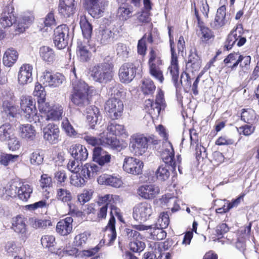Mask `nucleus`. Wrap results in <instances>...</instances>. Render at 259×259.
<instances>
[{
  "label": "nucleus",
  "instance_id": "1",
  "mask_svg": "<svg viewBox=\"0 0 259 259\" xmlns=\"http://www.w3.org/2000/svg\"><path fill=\"white\" fill-rule=\"evenodd\" d=\"M152 228V226L143 224L131 225L126 227L124 230L125 236L130 241V249L135 252H140L145 248L144 242L145 237V231Z\"/></svg>",
  "mask_w": 259,
  "mask_h": 259
},
{
  "label": "nucleus",
  "instance_id": "2",
  "mask_svg": "<svg viewBox=\"0 0 259 259\" xmlns=\"http://www.w3.org/2000/svg\"><path fill=\"white\" fill-rule=\"evenodd\" d=\"M90 87L84 81L72 79V91L70 99L76 106L83 108L90 103Z\"/></svg>",
  "mask_w": 259,
  "mask_h": 259
},
{
  "label": "nucleus",
  "instance_id": "3",
  "mask_svg": "<svg viewBox=\"0 0 259 259\" xmlns=\"http://www.w3.org/2000/svg\"><path fill=\"white\" fill-rule=\"evenodd\" d=\"M90 74L94 81L106 83L113 78V65L106 62L98 64L90 68Z\"/></svg>",
  "mask_w": 259,
  "mask_h": 259
},
{
  "label": "nucleus",
  "instance_id": "4",
  "mask_svg": "<svg viewBox=\"0 0 259 259\" xmlns=\"http://www.w3.org/2000/svg\"><path fill=\"white\" fill-rule=\"evenodd\" d=\"M83 139L89 144L93 146L100 145L118 150L121 147L120 142L116 137H110L108 133L105 132L100 134L98 138L91 135H86Z\"/></svg>",
  "mask_w": 259,
  "mask_h": 259
},
{
  "label": "nucleus",
  "instance_id": "5",
  "mask_svg": "<svg viewBox=\"0 0 259 259\" xmlns=\"http://www.w3.org/2000/svg\"><path fill=\"white\" fill-rule=\"evenodd\" d=\"M23 115L30 121L39 120L37 115L36 109L31 97H22L20 103Z\"/></svg>",
  "mask_w": 259,
  "mask_h": 259
},
{
  "label": "nucleus",
  "instance_id": "6",
  "mask_svg": "<svg viewBox=\"0 0 259 259\" xmlns=\"http://www.w3.org/2000/svg\"><path fill=\"white\" fill-rule=\"evenodd\" d=\"M243 33L242 25L237 24L235 29H234L228 36L225 45V47L227 50H230L236 42L238 47H241L245 43L246 39L245 37L242 36Z\"/></svg>",
  "mask_w": 259,
  "mask_h": 259
},
{
  "label": "nucleus",
  "instance_id": "7",
  "mask_svg": "<svg viewBox=\"0 0 259 259\" xmlns=\"http://www.w3.org/2000/svg\"><path fill=\"white\" fill-rule=\"evenodd\" d=\"M69 28L65 24L58 26L54 30V42L58 49H63L68 45Z\"/></svg>",
  "mask_w": 259,
  "mask_h": 259
},
{
  "label": "nucleus",
  "instance_id": "8",
  "mask_svg": "<svg viewBox=\"0 0 259 259\" xmlns=\"http://www.w3.org/2000/svg\"><path fill=\"white\" fill-rule=\"evenodd\" d=\"M137 68L132 63H125L123 64L119 69L118 76L120 81L124 83L131 82L135 78L136 74Z\"/></svg>",
  "mask_w": 259,
  "mask_h": 259
},
{
  "label": "nucleus",
  "instance_id": "9",
  "mask_svg": "<svg viewBox=\"0 0 259 259\" xmlns=\"http://www.w3.org/2000/svg\"><path fill=\"white\" fill-rule=\"evenodd\" d=\"M122 167L126 172L137 175L141 174L143 163L141 160L135 157L127 156L124 159Z\"/></svg>",
  "mask_w": 259,
  "mask_h": 259
},
{
  "label": "nucleus",
  "instance_id": "10",
  "mask_svg": "<svg viewBox=\"0 0 259 259\" xmlns=\"http://www.w3.org/2000/svg\"><path fill=\"white\" fill-rule=\"evenodd\" d=\"M131 151L136 155H142L148 148L147 137L142 135L134 136L130 144Z\"/></svg>",
  "mask_w": 259,
  "mask_h": 259
},
{
  "label": "nucleus",
  "instance_id": "11",
  "mask_svg": "<svg viewBox=\"0 0 259 259\" xmlns=\"http://www.w3.org/2000/svg\"><path fill=\"white\" fill-rule=\"evenodd\" d=\"M105 109L110 114V116L112 118L116 119L120 116L122 112L123 104L117 98H112L107 101Z\"/></svg>",
  "mask_w": 259,
  "mask_h": 259
},
{
  "label": "nucleus",
  "instance_id": "12",
  "mask_svg": "<svg viewBox=\"0 0 259 259\" xmlns=\"http://www.w3.org/2000/svg\"><path fill=\"white\" fill-rule=\"evenodd\" d=\"M65 80V77L62 74L59 73L52 74L48 71H45L41 77V81L46 87H58Z\"/></svg>",
  "mask_w": 259,
  "mask_h": 259
},
{
  "label": "nucleus",
  "instance_id": "13",
  "mask_svg": "<svg viewBox=\"0 0 259 259\" xmlns=\"http://www.w3.org/2000/svg\"><path fill=\"white\" fill-rule=\"evenodd\" d=\"M115 219L113 214V211H110V218L107 226L103 229L104 233L103 240L104 243L107 245L113 243L116 238V231L115 228Z\"/></svg>",
  "mask_w": 259,
  "mask_h": 259
},
{
  "label": "nucleus",
  "instance_id": "14",
  "mask_svg": "<svg viewBox=\"0 0 259 259\" xmlns=\"http://www.w3.org/2000/svg\"><path fill=\"white\" fill-rule=\"evenodd\" d=\"M119 33L118 28L114 25L102 28L99 31V38L101 44L106 45L112 42Z\"/></svg>",
  "mask_w": 259,
  "mask_h": 259
},
{
  "label": "nucleus",
  "instance_id": "15",
  "mask_svg": "<svg viewBox=\"0 0 259 259\" xmlns=\"http://www.w3.org/2000/svg\"><path fill=\"white\" fill-rule=\"evenodd\" d=\"M169 39L171 51V61L170 65L169 66L168 70L171 75L172 80L175 83H176L178 81L179 75L178 57L174 49V41L173 40V37L169 38Z\"/></svg>",
  "mask_w": 259,
  "mask_h": 259
},
{
  "label": "nucleus",
  "instance_id": "16",
  "mask_svg": "<svg viewBox=\"0 0 259 259\" xmlns=\"http://www.w3.org/2000/svg\"><path fill=\"white\" fill-rule=\"evenodd\" d=\"M104 0H85L84 7L93 17H99L103 12Z\"/></svg>",
  "mask_w": 259,
  "mask_h": 259
},
{
  "label": "nucleus",
  "instance_id": "17",
  "mask_svg": "<svg viewBox=\"0 0 259 259\" xmlns=\"http://www.w3.org/2000/svg\"><path fill=\"white\" fill-rule=\"evenodd\" d=\"M138 194L145 199H152L160 193L159 187L154 184L141 186L137 190Z\"/></svg>",
  "mask_w": 259,
  "mask_h": 259
},
{
  "label": "nucleus",
  "instance_id": "18",
  "mask_svg": "<svg viewBox=\"0 0 259 259\" xmlns=\"http://www.w3.org/2000/svg\"><path fill=\"white\" fill-rule=\"evenodd\" d=\"M21 182L18 180H12L7 184L0 185V196L7 197H16Z\"/></svg>",
  "mask_w": 259,
  "mask_h": 259
},
{
  "label": "nucleus",
  "instance_id": "19",
  "mask_svg": "<svg viewBox=\"0 0 259 259\" xmlns=\"http://www.w3.org/2000/svg\"><path fill=\"white\" fill-rule=\"evenodd\" d=\"M44 138L52 144H56L59 140L60 130L58 125L50 123L43 129Z\"/></svg>",
  "mask_w": 259,
  "mask_h": 259
},
{
  "label": "nucleus",
  "instance_id": "20",
  "mask_svg": "<svg viewBox=\"0 0 259 259\" xmlns=\"http://www.w3.org/2000/svg\"><path fill=\"white\" fill-rule=\"evenodd\" d=\"M32 65L24 64L20 68L18 73V81L20 85H25L30 83L33 79Z\"/></svg>",
  "mask_w": 259,
  "mask_h": 259
},
{
  "label": "nucleus",
  "instance_id": "21",
  "mask_svg": "<svg viewBox=\"0 0 259 259\" xmlns=\"http://www.w3.org/2000/svg\"><path fill=\"white\" fill-rule=\"evenodd\" d=\"M226 8L225 6L220 7L217 11L214 19L210 22V26L214 29H219L224 26L228 20L226 17Z\"/></svg>",
  "mask_w": 259,
  "mask_h": 259
},
{
  "label": "nucleus",
  "instance_id": "22",
  "mask_svg": "<svg viewBox=\"0 0 259 259\" xmlns=\"http://www.w3.org/2000/svg\"><path fill=\"white\" fill-rule=\"evenodd\" d=\"M16 21L14 14V8L10 6H6L0 19V24L3 28L11 27Z\"/></svg>",
  "mask_w": 259,
  "mask_h": 259
},
{
  "label": "nucleus",
  "instance_id": "23",
  "mask_svg": "<svg viewBox=\"0 0 259 259\" xmlns=\"http://www.w3.org/2000/svg\"><path fill=\"white\" fill-rule=\"evenodd\" d=\"M179 203L177 202V198L175 197H171L170 195L167 194L162 196L161 199V203L162 206H166L165 209H170V210H179V209L186 210H190V208L186 206L185 205H183L182 207H181L180 206V201H179Z\"/></svg>",
  "mask_w": 259,
  "mask_h": 259
},
{
  "label": "nucleus",
  "instance_id": "24",
  "mask_svg": "<svg viewBox=\"0 0 259 259\" xmlns=\"http://www.w3.org/2000/svg\"><path fill=\"white\" fill-rule=\"evenodd\" d=\"M73 219L71 217H67L59 221L56 225L57 232L62 236H66L72 231Z\"/></svg>",
  "mask_w": 259,
  "mask_h": 259
},
{
  "label": "nucleus",
  "instance_id": "25",
  "mask_svg": "<svg viewBox=\"0 0 259 259\" xmlns=\"http://www.w3.org/2000/svg\"><path fill=\"white\" fill-rule=\"evenodd\" d=\"M93 159L95 162L103 166L110 161L111 155L102 148L96 147L93 150Z\"/></svg>",
  "mask_w": 259,
  "mask_h": 259
},
{
  "label": "nucleus",
  "instance_id": "26",
  "mask_svg": "<svg viewBox=\"0 0 259 259\" xmlns=\"http://www.w3.org/2000/svg\"><path fill=\"white\" fill-rule=\"evenodd\" d=\"M27 219L22 215H17L12 219V227L15 232L25 235L27 231Z\"/></svg>",
  "mask_w": 259,
  "mask_h": 259
},
{
  "label": "nucleus",
  "instance_id": "27",
  "mask_svg": "<svg viewBox=\"0 0 259 259\" xmlns=\"http://www.w3.org/2000/svg\"><path fill=\"white\" fill-rule=\"evenodd\" d=\"M69 152L77 160L84 161L88 157L87 148L80 144L72 145L69 148Z\"/></svg>",
  "mask_w": 259,
  "mask_h": 259
},
{
  "label": "nucleus",
  "instance_id": "28",
  "mask_svg": "<svg viewBox=\"0 0 259 259\" xmlns=\"http://www.w3.org/2000/svg\"><path fill=\"white\" fill-rule=\"evenodd\" d=\"M18 132L20 137L27 141L33 140L35 137V128L30 124H20L18 127Z\"/></svg>",
  "mask_w": 259,
  "mask_h": 259
},
{
  "label": "nucleus",
  "instance_id": "29",
  "mask_svg": "<svg viewBox=\"0 0 259 259\" xmlns=\"http://www.w3.org/2000/svg\"><path fill=\"white\" fill-rule=\"evenodd\" d=\"M74 0H60L59 12L64 17H69L74 13Z\"/></svg>",
  "mask_w": 259,
  "mask_h": 259
},
{
  "label": "nucleus",
  "instance_id": "30",
  "mask_svg": "<svg viewBox=\"0 0 259 259\" xmlns=\"http://www.w3.org/2000/svg\"><path fill=\"white\" fill-rule=\"evenodd\" d=\"M167 144L168 147L161 152V157L163 162L171 166L172 169L175 170L176 164L174 161V151L171 143L168 142Z\"/></svg>",
  "mask_w": 259,
  "mask_h": 259
},
{
  "label": "nucleus",
  "instance_id": "31",
  "mask_svg": "<svg viewBox=\"0 0 259 259\" xmlns=\"http://www.w3.org/2000/svg\"><path fill=\"white\" fill-rule=\"evenodd\" d=\"M89 46L81 41L77 42L76 54L81 62H87L90 59L92 54L89 51Z\"/></svg>",
  "mask_w": 259,
  "mask_h": 259
},
{
  "label": "nucleus",
  "instance_id": "32",
  "mask_svg": "<svg viewBox=\"0 0 259 259\" xmlns=\"http://www.w3.org/2000/svg\"><path fill=\"white\" fill-rule=\"evenodd\" d=\"M201 64V60L200 57L195 52L191 51L186 64L187 68L192 72L197 71L200 68Z\"/></svg>",
  "mask_w": 259,
  "mask_h": 259
},
{
  "label": "nucleus",
  "instance_id": "33",
  "mask_svg": "<svg viewBox=\"0 0 259 259\" xmlns=\"http://www.w3.org/2000/svg\"><path fill=\"white\" fill-rule=\"evenodd\" d=\"M18 58V53L12 48L8 49L5 52L3 57L4 65L8 67H12L16 62Z\"/></svg>",
  "mask_w": 259,
  "mask_h": 259
},
{
  "label": "nucleus",
  "instance_id": "34",
  "mask_svg": "<svg viewBox=\"0 0 259 259\" xmlns=\"http://www.w3.org/2000/svg\"><path fill=\"white\" fill-rule=\"evenodd\" d=\"M32 188L29 185L21 182L16 197L23 201H26L32 193Z\"/></svg>",
  "mask_w": 259,
  "mask_h": 259
},
{
  "label": "nucleus",
  "instance_id": "35",
  "mask_svg": "<svg viewBox=\"0 0 259 259\" xmlns=\"http://www.w3.org/2000/svg\"><path fill=\"white\" fill-rule=\"evenodd\" d=\"M98 205L101 207L100 210H115L116 207L114 205V201L112 195H106L102 197L98 201Z\"/></svg>",
  "mask_w": 259,
  "mask_h": 259
},
{
  "label": "nucleus",
  "instance_id": "36",
  "mask_svg": "<svg viewBox=\"0 0 259 259\" xmlns=\"http://www.w3.org/2000/svg\"><path fill=\"white\" fill-rule=\"evenodd\" d=\"M154 105H155V107L151 112L154 114V117H158L160 114V111L164 109L165 106L164 94L161 90L158 92Z\"/></svg>",
  "mask_w": 259,
  "mask_h": 259
},
{
  "label": "nucleus",
  "instance_id": "37",
  "mask_svg": "<svg viewBox=\"0 0 259 259\" xmlns=\"http://www.w3.org/2000/svg\"><path fill=\"white\" fill-rule=\"evenodd\" d=\"M63 107L60 105H54L51 107L50 111H49L46 119L47 120H59L62 116L64 112Z\"/></svg>",
  "mask_w": 259,
  "mask_h": 259
},
{
  "label": "nucleus",
  "instance_id": "38",
  "mask_svg": "<svg viewBox=\"0 0 259 259\" xmlns=\"http://www.w3.org/2000/svg\"><path fill=\"white\" fill-rule=\"evenodd\" d=\"M101 167L94 164L87 163L82 167L81 175L86 177L88 180L95 177L98 174Z\"/></svg>",
  "mask_w": 259,
  "mask_h": 259
},
{
  "label": "nucleus",
  "instance_id": "39",
  "mask_svg": "<svg viewBox=\"0 0 259 259\" xmlns=\"http://www.w3.org/2000/svg\"><path fill=\"white\" fill-rule=\"evenodd\" d=\"M41 244L44 248L48 249L52 253L56 254V250L55 248L56 238L53 235H44L41 238Z\"/></svg>",
  "mask_w": 259,
  "mask_h": 259
},
{
  "label": "nucleus",
  "instance_id": "40",
  "mask_svg": "<svg viewBox=\"0 0 259 259\" xmlns=\"http://www.w3.org/2000/svg\"><path fill=\"white\" fill-rule=\"evenodd\" d=\"M39 55L44 61L48 63L52 62L55 56L53 50L47 46H43L40 48Z\"/></svg>",
  "mask_w": 259,
  "mask_h": 259
},
{
  "label": "nucleus",
  "instance_id": "41",
  "mask_svg": "<svg viewBox=\"0 0 259 259\" xmlns=\"http://www.w3.org/2000/svg\"><path fill=\"white\" fill-rule=\"evenodd\" d=\"M107 133H111L115 136H123L127 137V132L123 125L117 124L115 122L110 123L107 128Z\"/></svg>",
  "mask_w": 259,
  "mask_h": 259
},
{
  "label": "nucleus",
  "instance_id": "42",
  "mask_svg": "<svg viewBox=\"0 0 259 259\" xmlns=\"http://www.w3.org/2000/svg\"><path fill=\"white\" fill-rule=\"evenodd\" d=\"M244 194H242L239 196L237 199L234 200L232 202H229L224 200H220L219 202L222 205V207L221 208L215 209V210H229L232 208L237 207L241 201L243 200V197Z\"/></svg>",
  "mask_w": 259,
  "mask_h": 259
},
{
  "label": "nucleus",
  "instance_id": "43",
  "mask_svg": "<svg viewBox=\"0 0 259 259\" xmlns=\"http://www.w3.org/2000/svg\"><path fill=\"white\" fill-rule=\"evenodd\" d=\"M13 130L10 123H6L0 126V140L8 141L13 136Z\"/></svg>",
  "mask_w": 259,
  "mask_h": 259
},
{
  "label": "nucleus",
  "instance_id": "44",
  "mask_svg": "<svg viewBox=\"0 0 259 259\" xmlns=\"http://www.w3.org/2000/svg\"><path fill=\"white\" fill-rule=\"evenodd\" d=\"M80 26L84 37L89 38L92 33V26L88 22L85 16L80 17Z\"/></svg>",
  "mask_w": 259,
  "mask_h": 259
},
{
  "label": "nucleus",
  "instance_id": "45",
  "mask_svg": "<svg viewBox=\"0 0 259 259\" xmlns=\"http://www.w3.org/2000/svg\"><path fill=\"white\" fill-rule=\"evenodd\" d=\"M115 52L117 56L123 59H126L129 57L131 49L126 45L118 42L115 46Z\"/></svg>",
  "mask_w": 259,
  "mask_h": 259
},
{
  "label": "nucleus",
  "instance_id": "46",
  "mask_svg": "<svg viewBox=\"0 0 259 259\" xmlns=\"http://www.w3.org/2000/svg\"><path fill=\"white\" fill-rule=\"evenodd\" d=\"M162 60L159 55L158 51L151 49L149 53V67L161 66Z\"/></svg>",
  "mask_w": 259,
  "mask_h": 259
},
{
  "label": "nucleus",
  "instance_id": "47",
  "mask_svg": "<svg viewBox=\"0 0 259 259\" xmlns=\"http://www.w3.org/2000/svg\"><path fill=\"white\" fill-rule=\"evenodd\" d=\"M3 111L7 114L8 116L14 118L18 112V106L14 105L12 103L8 101H4L2 105Z\"/></svg>",
  "mask_w": 259,
  "mask_h": 259
},
{
  "label": "nucleus",
  "instance_id": "48",
  "mask_svg": "<svg viewBox=\"0 0 259 259\" xmlns=\"http://www.w3.org/2000/svg\"><path fill=\"white\" fill-rule=\"evenodd\" d=\"M241 119L248 123H254L257 121L256 114L252 109L244 110L241 114Z\"/></svg>",
  "mask_w": 259,
  "mask_h": 259
},
{
  "label": "nucleus",
  "instance_id": "49",
  "mask_svg": "<svg viewBox=\"0 0 259 259\" xmlns=\"http://www.w3.org/2000/svg\"><path fill=\"white\" fill-rule=\"evenodd\" d=\"M200 31L201 39L203 41H207L210 39L213 38L214 35L212 31L208 27H206L204 24L199 23L198 25Z\"/></svg>",
  "mask_w": 259,
  "mask_h": 259
},
{
  "label": "nucleus",
  "instance_id": "50",
  "mask_svg": "<svg viewBox=\"0 0 259 259\" xmlns=\"http://www.w3.org/2000/svg\"><path fill=\"white\" fill-rule=\"evenodd\" d=\"M88 180L86 177L81 175V171L80 173H74L71 176L70 183L76 187H82L84 185Z\"/></svg>",
  "mask_w": 259,
  "mask_h": 259
},
{
  "label": "nucleus",
  "instance_id": "51",
  "mask_svg": "<svg viewBox=\"0 0 259 259\" xmlns=\"http://www.w3.org/2000/svg\"><path fill=\"white\" fill-rule=\"evenodd\" d=\"M67 179L65 170L59 169L54 174V182H56L57 187H63Z\"/></svg>",
  "mask_w": 259,
  "mask_h": 259
},
{
  "label": "nucleus",
  "instance_id": "52",
  "mask_svg": "<svg viewBox=\"0 0 259 259\" xmlns=\"http://www.w3.org/2000/svg\"><path fill=\"white\" fill-rule=\"evenodd\" d=\"M87 113L88 120L93 124L97 123L99 113L98 108L96 107H90L87 109Z\"/></svg>",
  "mask_w": 259,
  "mask_h": 259
},
{
  "label": "nucleus",
  "instance_id": "53",
  "mask_svg": "<svg viewBox=\"0 0 259 259\" xmlns=\"http://www.w3.org/2000/svg\"><path fill=\"white\" fill-rule=\"evenodd\" d=\"M150 74L160 83H163L164 78L160 66L149 67Z\"/></svg>",
  "mask_w": 259,
  "mask_h": 259
},
{
  "label": "nucleus",
  "instance_id": "54",
  "mask_svg": "<svg viewBox=\"0 0 259 259\" xmlns=\"http://www.w3.org/2000/svg\"><path fill=\"white\" fill-rule=\"evenodd\" d=\"M78 253V249L75 247H70L68 248L67 246L62 249L59 248L57 249L56 254L59 255H71V256H76Z\"/></svg>",
  "mask_w": 259,
  "mask_h": 259
},
{
  "label": "nucleus",
  "instance_id": "55",
  "mask_svg": "<svg viewBox=\"0 0 259 259\" xmlns=\"http://www.w3.org/2000/svg\"><path fill=\"white\" fill-rule=\"evenodd\" d=\"M57 198L63 202H69L72 198L70 192L67 189L59 188L57 190Z\"/></svg>",
  "mask_w": 259,
  "mask_h": 259
},
{
  "label": "nucleus",
  "instance_id": "56",
  "mask_svg": "<svg viewBox=\"0 0 259 259\" xmlns=\"http://www.w3.org/2000/svg\"><path fill=\"white\" fill-rule=\"evenodd\" d=\"M132 10L125 6L119 7L117 11V16L122 21H126L131 17Z\"/></svg>",
  "mask_w": 259,
  "mask_h": 259
},
{
  "label": "nucleus",
  "instance_id": "57",
  "mask_svg": "<svg viewBox=\"0 0 259 259\" xmlns=\"http://www.w3.org/2000/svg\"><path fill=\"white\" fill-rule=\"evenodd\" d=\"M155 175L157 179L164 181L169 177V171L165 166H160L155 172Z\"/></svg>",
  "mask_w": 259,
  "mask_h": 259
},
{
  "label": "nucleus",
  "instance_id": "58",
  "mask_svg": "<svg viewBox=\"0 0 259 259\" xmlns=\"http://www.w3.org/2000/svg\"><path fill=\"white\" fill-rule=\"evenodd\" d=\"M156 87L152 80L146 79L143 81L142 89L145 94L152 93L155 90Z\"/></svg>",
  "mask_w": 259,
  "mask_h": 259
},
{
  "label": "nucleus",
  "instance_id": "59",
  "mask_svg": "<svg viewBox=\"0 0 259 259\" xmlns=\"http://www.w3.org/2000/svg\"><path fill=\"white\" fill-rule=\"evenodd\" d=\"M31 220L32 221V226L35 229H45L47 226L52 225V223L50 220H33L32 219Z\"/></svg>",
  "mask_w": 259,
  "mask_h": 259
},
{
  "label": "nucleus",
  "instance_id": "60",
  "mask_svg": "<svg viewBox=\"0 0 259 259\" xmlns=\"http://www.w3.org/2000/svg\"><path fill=\"white\" fill-rule=\"evenodd\" d=\"M164 228H155L152 232L150 233L152 238L154 240H161L166 237V232L163 230Z\"/></svg>",
  "mask_w": 259,
  "mask_h": 259
},
{
  "label": "nucleus",
  "instance_id": "61",
  "mask_svg": "<svg viewBox=\"0 0 259 259\" xmlns=\"http://www.w3.org/2000/svg\"><path fill=\"white\" fill-rule=\"evenodd\" d=\"M169 218L167 211L160 213L158 219V223L161 228H166L169 224Z\"/></svg>",
  "mask_w": 259,
  "mask_h": 259
},
{
  "label": "nucleus",
  "instance_id": "62",
  "mask_svg": "<svg viewBox=\"0 0 259 259\" xmlns=\"http://www.w3.org/2000/svg\"><path fill=\"white\" fill-rule=\"evenodd\" d=\"M61 125L62 128L68 136H72L75 135L76 132L75 130L67 118H65L63 119Z\"/></svg>",
  "mask_w": 259,
  "mask_h": 259
},
{
  "label": "nucleus",
  "instance_id": "63",
  "mask_svg": "<svg viewBox=\"0 0 259 259\" xmlns=\"http://www.w3.org/2000/svg\"><path fill=\"white\" fill-rule=\"evenodd\" d=\"M229 231V228L225 223L218 225L215 229V235L218 239L223 238L225 234Z\"/></svg>",
  "mask_w": 259,
  "mask_h": 259
},
{
  "label": "nucleus",
  "instance_id": "64",
  "mask_svg": "<svg viewBox=\"0 0 259 259\" xmlns=\"http://www.w3.org/2000/svg\"><path fill=\"white\" fill-rule=\"evenodd\" d=\"M49 205V203L46 200H41L32 204L27 205L25 207L28 209H48Z\"/></svg>",
  "mask_w": 259,
  "mask_h": 259
}]
</instances>
